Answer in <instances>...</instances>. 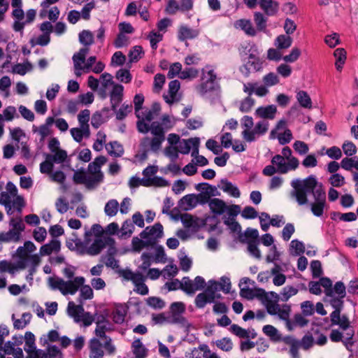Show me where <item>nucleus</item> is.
<instances>
[{
	"mask_svg": "<svg viewBox=\"0 0 358 358\" xmlns=\"http://www.w3.org/2000/svg\"><path fill=\"white\" fill-rule=\"evenodd\" d=\"M106 136L104 132L99 131L96 134V139L93 144V149L99 152L103 150V145L106 143Z\"/></svg>",
	"mask_w": 358,
	"mask_h": 358,
	"instance_id": "62",
	"label": "nucleus"
},
{
	"mask_svg": "<svg viewBox=\"0 0 358 358\" xmlns=\"http://www.w3.org/2000/svg\"><path fill=\"white\" fill-rule=\"evenodd\" d=\"M142 185L143 186H155V187H166L169 185V182L162 178L153 177L152 178H145L142 181Z\"/></svg>",
	"mask_w": 358,
	"mask_h": 358,
	"instance_id": "48",
	"label": "nucleus"
},
{
	"mask_svg": "<svg viewBox=\"0 0 358 358\" xmlns=\"http://www.w3.org/2000/svg\"><path fill=\"white\" fill-rule=\"evenodd\" d=\"M207 289L213 295H216V292L219 291L229 293L231 289L230 280L227 277H222L220 281L210 280L208 282Z\"/></svg>",
	"mask_w": 358,
	"mask_h": 358,
	"instance_id": "17",
	"label": "nucleus"
},
{
	"mask_svg": "<svg viewBox=\"0 0 358 358\" xmlns=\"http://www.w3.org/2000/svg\"><path fill=\"white\" fill-rule=\"evenodd\" d=\"M180 87V82L177 80H172L169 84V95H164L165 101L171 104L177 101L176 95Z\"/></svg>",
	"mask_w": 358,
	"mask_h": 358,
	"instance_id": "31",
	"label": "nucleus"
},
{
	"mask_svg": "<svg viewBox=\"0 0 358 358\" xmlns=\"http://www.w3.org/2000/svg\"><path fill=\"white\" fill-rule=\"evenodd\" d=\"M163 236V227L160 223H156L152 227H146L141 234V238L152 242Z\"/></svg>",
	"mask_w": 358,
	"mask_h": 358,
	"instance_id": "16",
	"label": "nucleus"
},
{
	"mask_svg": "<svg viewBox=\"0 0 358 358\" xmlns=\"http://www.w3.org/2000/svg\"><path fill=\"white\" fill-rule=\"evenodd\" d=\"M107 162V159L104 156H99L88 165L89 176L96 186L103 180V173L101 171V167Z\"/></svg>",
	"mask_w": 358,
	"mask_h": 358,
	"instance_id": "10",
	"label": "nucleus"
},
{
	"mask_svg": "<svg viewBox=\"0 0 358 358\" xmlns=\"http://www.w3.org/2000/svg\"><path fill=\"white\" fill-rule=\"evenodd\" d=\"M105 148L108 152V153L110 156H113L115 157H121L124 153V149L122 145H120L117 141L110 142L108 144L105 145Z\"/></svg>",
	"mask_w": 358,
	"mask_h": 358,
	"instance_id": "41",
	"label": "nucleus"
},
{
	"mask_svg": "<svg viewBox=\"0 0 358 358\" xmlns=\"http://www.w3.org/2000/svg\"><path fill=\"white\" fill-rule=\"evenodd\" d=\"M208 206L214 214L222 215L225 213L227 205L222 200L214 198L209 201Z\"/></svg>",
	"mask_w": 358,
	"mask_h": 358,
	"instance_id": "35",
	"label": "nucleus"
},
{
	"mask_svg": "<svg viewBox=\"0 0 358 358\" xmlns=\"http://www.w3.org/2000/svg\"><path fill=\"white\" fill-rule=\"evenodd\" d=\"M330 320L332 325H338L343 330H347L350 325L348 316L341 315V312L333 311L330 314Z\"/></svg>",
	"mask_w": 358,
	"mask_h": 358,
	"instance_id": "24",
	"label": "nucleus"
},
{
	"mask_svg": "<svg viewBox=\"0 0 358 358\" xmlns=\"http://www.w3.org/2000/svg\"><path fill=\"white\" fill-rule=\"evenodd\" d=\"M220 189L223 190L224 192L228 193L233 197L238 198L241 195L240 191L238 187L234 185L231 182H228L227 180L222 181V185Z\"/></svg>",
	"mask_w": 358,
	"mask_h": 358,
	"instance_id": "44",
	"label": "nucleus"
},
{
	"mask_svg": "<svg viewBox=\"0 0 358 358\" xmlns=\"http://www.w3.org/2000/svg\"><path fill=\"white\" fill-rule=\"evenodd\" d=\"M292 38L287 34H280L274 41V45L280 50L288 49L292 44Z\"/></svg>",
	"mask_w": 358,
	"mask_h": 358,
	"instance_id": "36",
	"label": "nucleus"
},
{
	"mask_svg": "<svg viewBox=\"0 0 358 358\" xmlns=\"http://www.w3.org/2000/svg\"><path fill=\"white\" fill-rule=\"evenodd\" d=\"M220 295H213L211 292H208L206 288L204 292L199 294L195 298V305L199 308H203L207 303H213L215 298H219Z\"/></svg>",
	"mask_w": 358,
	"mask_h": 358,
	"instance_id": "25",
	"label": "nucleus"
},
{
	"mask_svg": "<svg viewBox=\"0 0 358 358\" xmlns=\"http://www.w3.org/2000/svg\"><path fill=\"white\" fill-rule=\"evenodd\" d=\"M269 124L268 121L263 120L258 122L254 127L251 134L247 133L250 137L248 142L255 141L258 137L266 134L268 129Z\"/></svg>",
	"mask_w": 358,
	"mask_h": 358,
	"instance_id": "21",
	"label": "nucleus"
},
{
	"mask_svg": "<svg viewBox=\"0 0 358 358\" xmlns=\"http://www.w3.org/2000/svg\"><path fill=\"white\" fill-rule=\"evenodd\" d=\"M345 286L343 282L339 281L336 282L333 287V296H326L327 301L334 308V311L341 312L343 306V299L345 298L346 294Z\"/></svg>",
	"mask_w": 358,
	"mask_h": 358,
	"instance_id": "9",
	"label": "nucleus"
},
{
	"mask_svg": "<svg viewBox=\"0 0 358 358\" xmlns=\"http://www.w3.org/2000/svg\"><path fill=\"white\" fill-rule=\"evenodd\" d=\"M199 34V30L191 29L186 25H182L178 29V38L180 41H184L187 39L194 38Z\"/></svg>",
	"mask_w": 358,
	"mask_h": 358,
	"instance_id": "29",
	"label": "nucleus"
},
{
	"mask_svg": "<svg viewBox=\"0 0 358 358\" xmlns=\"http://www.w3.org/2000/svg\"><path fill=\"white\" fill-rule=\"evenodd\" d=\"M259 6L268 15H275L279 8V3L273 0H259Z\"/></svg>",
	"mask_w": 358,
	"mask_h": 358,
	"instance_id": "32",
	"label": "nucleus"
},
{
	"mask_svg": "<svg viewBox=\"0 0 358 358\" xmlns=\"http://www.w3.org/2000/svg\"><path fill=\"white\" fill-rule=\"evenodd\" d=\"M280 300V295L275 292H266L264 293V298L263 303L265 305L266 310L271 304L278 303Z\"/></svg>",
	"mask_w": 358,
	"mask_h": 358,
	"instance_id": "54",
	"label": "nucleus"
},
{
	"mask_svg": "<svg viewBox=\"0 0 358 358\" xmlns=\"http://www.w3.org/2000/svg\"><path fill=\"white\" fill-rule=\"evenodd\" d=\"M321 287L324 289L326 296H333L332 281L326 277L321 278L319 282L311 281L308 284L309 292L315 295H320L322 293Z\"/></svg>",
	"mask_w": 358,
	"mask_h": 358,
	"instance_id": "11",
	"label": "nucleus"
},
{
	"mask_svg": "<svg viewBox=\"0 0 358 358\" xmlns=\"http://www.w3.org/2000/svg\"><path fill=\"white\" fill-rule=\"evenodd\" d=\"M131 349L136 358H145L148 355V349L140 339H136L132 342Z\"/></svg>",
	"mask_w": 358,
	"mask_h": 358,
	"instance_id": "34",
	"label": "nucleus"
},
{
	"mask_svg": "<svg viewBox=\"0 0 358 358\" xmlns=\"http://www.w3.org/2000/svg\"><path fill=\"white\" fill-rule=\"evenodd\" d=\"M120 204L116 199H110L105 205L104 213L107 216L113 217L117 215Z\"/></svg>",
	"mask_w": 358,
	"mask_h": 358,
	"instance_id": "45",
	"label": "nucleus"
},
{
	"mask_svg": "<svg viewBox=\"0 0 358 358\" xmlns=\"http://www.w3.org/2000/svg\"><path fill=\"white\" fill-rule=\"evenodd\" d=\"M96 57L95 56L90 57L85 63H80V68L73 66L74 73L76 76H80L83 73H87L91 71L92 67L96 63Z\"/></svg>",
	"mask_w": 358,
	"mask_h": 358,
	"instance_id": "30",
	"label": "nucleus"
},
{
	"mask_svg": "<svg viewBox=\"0 0 358 358\" xmlns=\"http://www.w3.org/2000/svg\"><path fill=\"white\" fill-rule=\"evenodd\" d=\"M165 138L152 136V137H144L141 141V145L145 148L151 150L153 152H158L161 148Z\"/></svg>",
	"mask_w": 358,
	"mask_h": 358,
	"instance_id": "19",
	"label": "nucleus"
},
{
	"mask_svg": "<svg viewBox=\"0 0 358 358\" xmlns=\"http://www.w3.org/2000/svg\"><path fill=\"white\" fill-rule=\"evenodd\" d=\"M106 327L102 323H97L94 333L96 337L104 342V349L107 354L113 355L115 352V347L112 343V339L106 335Z\"/></svg>",
	"mask_w": 358,
	"mask_h": 358,
	"instance_id": "14",
	"label": "nucleus"
},
{
	"mask_svg": "<svg viewBox=\"0 0 358 358\" xmlns=\"http://www.w3.org/2000/svg\"><path fill=\"white\" fill-rule=\"evenodd\" d=\"M11 16L14 19L13 28L15 31H22L26 25L34 21L36 11L34 9H29L25 13L22 9V0H11Z\"/></svg>",
	"mask_w": 358,
	"mask_h": 358,
	"instance_id": "4",
	"label": "nucleus"
},
{
	"mask_svg": "<svg viewBox=\"0 0 358 358\" xmlns=\"http://www.w3.org/2000/svg\"><path fill=\"white\" fill-rule=\"evenodd\" d=\"M1 205H13V208L19 213H21L25 206V201L22 196L17 194L16 186L8 182L6 185V191L0 194Z\"/></svg>",
	"mask_w": 358,
	"mask_h": 358,
	"instance_id": "6",
	"label": "nucleus"
},
{
	"mask_svg": "<svg viewBox=\"0 0 358 358\" xmlns=\"http://www.w3.org/2000/svg\"><path fill=\"white\" fill-rule=\"evenodd\" d=\"M1 117V125L4 129V121L10 122L15 118H18L19 115L17 113V110L15 106H9L3 110V113L0 114Z\"/></svg>",
	"mask_w": 358,
	"mask_h": 358,
	"instance_id": "39",
	"label": "nucleus"
},
{
	"mask_svg": "<svg viewBox=\"0 0 358 358\" xmlns=\"http://www.w3.org/2000/svg\"><path fill=\"white\" fill-rule=\"evenodd\" d=\"M141 259L142 260V264L138 266V268L142 271H145L150 269V266L153 262V255L150 252H143L141 255Z\"/></svg>",
	"mask_w": 358,
	"mask_h": 358,
	"instance_id": "58",
	"label": "nucleus"
},
{
	"mask_svg": "<svg viewBox=\"0 0 358 358\" xmlns=\"http://www.w3.org/2000/svg\"><path fill=\"white\" fill-rule=\"evenodd\" d=\"M161 110V106L159 103H153L152 107L149 110H145L144 113H143L142 116L145 117L146 121L150 122L156 116H157Z\"/></svg>",
	"mask_w": 358,
	"mask_h": 358,
	"instance_id": "49",
	"label": "nucleus"
},
{
	"mask_svg": "<svg viewBox=\"0 0 358 358\" xmlns=\"http://www.w3.org/2000/svg\"><path fill=\"white\" fill-rule=\"evenodd\" d=\"M181 285V290L187 294L192 295L196 292L194 282L189 277L182 278Z\"/></svg>",
	"mask_w": 358,
	"mask_h": 358,
	"instance_id": "51",
	"label": "nucleus"
},
{
	"mask_svg": "<svg viewBox=\"0 0 358 358\" xmlns=\"http://www.w3.org/2000/svg\"><path fill=\"white\" fill-rule=\"evenodd\" d=\"M36 250V247L31 241H25L24 245L20 246L16 250L15 263L6 260L0 262V273L8 272L14 275L16 271L29 267V275L31 276L41 262L38 255L32 254Z\"/></svg>",
	"mask_w": 358,
	"mask_h": 358,
	"instance_id": "2",
	"label": "nucleus"
},
{
	"mask_svg": "<svg viewBox=\"0 0 358 358\" xmlns=\"http://www.w3.org/2000/svg\"><path fill=\"white\" fill-rule=\"evenodd\" d=\"M150 131L152 136L165 138V130L159 122H153L150 124Z\"/></svg>",
	"mask_w": 358,
	"mask_h": 358,
	"instance_id": "60",
	"label": "nucleus"
},
{
	"mask_svg": "<svg viewBox=\"0 0 358 358\" xmlns=\"http://www.w3.org/2000/svg\"><path fill=\"white\" fill-rule=\"evenodd\" d=\"M61 248L60 241L57 239H52L48 243L43 245L40 248V254L42 256L49 255L52 252H57Z\"/></svg>",
	"mask_w": 358,
	"mask_h": 358,
	"instance_id": "33",
	"label": "nucleus"
},
{
	"mask_svg": "<svg viewBox=\"0 0 358 358\" xmlns=\"http://www.w3.org/2000/svg\"><path fill=\"white\" fill-rule=\"evenodd\" d=\"M67 313L70 317L73 318L75 322H83L85 327L90 326L94 320L90 313L85 311L83 303L76 305L74 302L69 301Z\"/></svg>",
	"mask_w": 358,
	"mask_h": 358,
	"instance_id": "8",
	"label": "nucleus"
},
{
	"mask_svg": "<svg viewBox=\"0 0 358 358\" xmlns=\"http://www.w3.org/2000/svg\"><path fill=\"white\" fill-rule=\"evenodd\" d=\"M71 134L73 139L77 142H81L84 137L88 138L90 135V127H80L79 128H72Z\"/></svg>",
	"mask_w": 358,
	"mask_h": 358,
	"instance_id": "37",
	"label": "nucleus"
},
{
	"mask_svg": "<svg viewBox=\"0 0 358 358\" xmlns=\"http://www.w3.org/2000/svg\"><path fill=\"white\" fill-rule=\"evenodd\" d=\"M85 278L83 276L75 277L72 280H64L59 277H50L48 285L53 290H59L63 295H73L80 289L78 302L90 300L94 297L92 288L88 285H84Z\"/></svg>",
	"mask_w": 358,
	"mask_h": 358,
	"instance_id": "3",
	"label": "nucleus"
},
{
	"mask_svg": "<svg viewBox=\"0 0 358 358\" xmlns=\"http://www.w3.org/2000/svg\"><path fill=\"white\" fill-rule=\"evenodd\" d=\"M199 143L200 140L199 138H190L181 140L176 147L178 152L182 154H188L192 150V155H196L199 153Z\"/></svg>",
	"mask_w": 358,
	"mask_h": 358,
	"instance_id": "13",
	"label": "nucleus"
},
{
	"mask_svg": "<svg viewBox=\"0 0 358 358\" xmlns=\"http://www.w3.org/2000/svg\"><path fill=\"white\" fill-rule=\"evenodd\" d=\"M178 258L181 269L185 272L188 271L192 265V259L187 257L185 252L182 251H180Z\"/></svg>",
	"mask_w": 358,
	"mask_h": 358,
	"instance_id": "52",
	"label": "nucleus"
},
{
	"mask_svg": "<svg viewBox=\"0 0 358 358\" xmlns=\"http://www.w3.org/2000/svg\"><path fill=\"white\" fill-rule=\"evenodd\" d=\"M271 163L276 166L278 173L285 174L289 171L295 170L289 165V162L280 155H275L271 159Z\"/></svg>",
	"mask_w": 358,
	"mask_h": 358,
	"instance_id": "23",
	"label": "nucleus"
},
{
	"mask_svg": "<svg viewBox=\"0 0 358 358\" xmlns=\"http://www.w3.org/2000/svg\"><path fill=\"white\" fill-rule=\"evenodd\" d=\"M291 185L294 189L291 195L296 199L299 205L308 203L307 193H312L314 201L310 203L311 212L317 217L323 215L326 204V193L322 185L317 182L314 176H310L303 180H293Z\"/></svg>",
	"mask_w": 358,
	"mask_h": 358,
	"instance_id": "1",
	"label": "nucleus"
},
{
	"mask_svg": "<svg viewBox=\"0 0 358 358\" xmlns=\"http://www.w3.org/2000/svg\"><path fill=\"white\" fill-rule=\"evenodd\" d=\"M296 99L301 107L306 109L312 108L311 99L306 91L299 90L296 92Z\"/></svg>",
	"mask_w": 358,
	"mask_h": 358,
	"instance_id": "38",
	"label": "nucleus"
},
{
	"mask_svg": "<svg viewBox=\"0 0 358 358\" xmlns=\"http://www.w3.org/2000/svg\"><path fill=\"white\" fill-rule=\"evenodd\" d=\"M144 52L140 45L134 46L129 53V58L131 62L138 61L143 55Z\"/></svg>",
	"mask_w": 358,
	"mask_h": 358,
	"instance_id": "64",
	"label": "nucleus"
},
{
	"mask_svg": "<svg viewBox=\"0 0 358 358\" xmlns=\"http://www.w3.org/2000/svg\"><path fill=\"white\" fill-rule=\"evenodd\" d=\"M10 229L8 231L0 233V241L3 243H17L21 240L22 233L25 225L20 217H11L9 221Z\"/></svg>",
	"mask_w": 358,
	"mask_h": 358,
	"instance_id": "7",
	"label": "nucleus"
},
{
	"mask_svg": "<svg viewBox=\"0 0 358 358\" xmlns=\"http://www.w3.org/2000/svg\"><path fill=\"white\" fill-rule=\"evenodd\" d=\"M124 87L120 84H113L112 90L110 92L111 107L116 110L117 107L122 102L123 99Z\"/></svg>",
	"mask_w": 358,
	"mask_h": 358,
	"instance_id": "20",
	"label": "nucleus"
},
{
	"mask_svg": "<svg viewBox=\"0 0 358 358\" xmlns=\"http://www.w3.org/2000/svg\"><path fill=\"white\" fill-rule=\"evenodd\" d=\"M298 293V289L293 286H286L285 287L280 293V300L281 301L286 302L292 296L296 295Z\"/></svg>",
	"mask_w": 358,
	"mask_h": 358,
	"instance_id": "50",
	"label": "nucleus"
},
{
	"mask_svg": "<svg viewBox=\"0 0 358 358\" xmlns=\"http://www.w3.org/2000/svg\"><path fill=\"white\" fill-rule=\"evenodd\" d=\"M180 201L181 207L185 210H189L194 208L199 203H204L206 202V196L201 194H191L183 196Z\"/></svg>",
	"mask_w": 358,
	"mask_h": 358,
	"instance_id": "15",
	"label": "nucleus"
},
{
	"mask_svg": "<svg viewBox=\"0 0 358 358\" xmlns=\"http://www.w3.org/2000/svg\"><path fill=\"white\" fill-rule=\"evenodd\" d=\"M153 321L156 324H176L169 312H164L153 316Z\"/></svg>",
	"mask_w": 358,
	"mask_h": 358,
	"instance_id": "55",
	"label": "nucleus"
},
{
	"mask_svg": "<svg viewBox=\"0 0 358 358\" xmlns=\"http://www.w3.org/2000/svg\"><path fill=\"white\" fill-rule=\"evenodd\" d=\"M280 155L283 156L284 158L289 162V165L292 166V169L298 168L299 162L296 157L292 156V150L289 147H284L282 150V155Z\"/></svg>",
	"mask_w": 358,
	"mask_h": 358,
	"instance_id": "47",
	"label": "nucleus"
},
{
	"mask_svg": "<svg viewBox=\"0 0 358 358\" xmlns=\"http://www.w3.org/2000/svg\"><path fill=\"white\" fill-rule=\"evenodd\" d=\"M67 152L64 150L60 149L51 154H48L46 157L50 159L53 163L61 164L66 161L67 158Z\"/></svg>",
	"mask_w": 358,
	"mask_h": 358,
	"instance_id": "46",
	"label": "nucleus"
},
{
	"mask_svg": "<svg viewBox=\"0 0 358 358\" xmlns=\"http://www.w3.org/2000/svg\"><path fill=\"white\" fill-rule=\"evenodd\" d=\"M328 181L331 184L332 187H341L343 186L345 183V178L339 173L332 174L329 177Z\"/></svg>",
	"mask_w": 358,
	"mask_h": 358,
	"instance_id": "63",
	"label": "nucleus"
},
{
	"mask_svg": "<svg viewBox=\"0 0 358 358\" xmlns=\"http://www.w3.org/2000/svg\"><path fill=\"white\" fill-rule=\"evenodd\" d=\"M276 113V106L274 105H269L265 107H259L255 111V115L263 119L273 120L275 118Z\"/></svg>",
	"mask_w": 358,
	"mask_h": 358,
	"instance_id": "28",
	"label": "nucleus"
},
{
	"mask_svg": "<svg viewBox=\"0 0 358 358\" xmlns=\"http://www.w3.org/2000/svg\"><path fill=\"white\" fill-rule=\"evenodd\" d=\"M24 339H25L24 350L26 351L27 353L36 349L35 336L31 332H30V331L26 332L25 335H24Z\"/></svg>",
	"mask_w": 358,
	"mask_h": 358,
	"instance_id": "61",
	"label": "nucleus"
},
{
	"mask_svg": "<svg viewBox=\"0 0 358 358\" xmlns=\"http://www.w3.org/2000/svg\"><path fill=\"white\" fill-rule=\"evenodd\" d=\"M241 125L243 128L242 136L245 141L248 142L250 137L248 136L247 133L251 134V131L253 129L254 122L252 117L248 115L244 116L241 119Z\"/></svg>",
	"mask_w": 358,
	"mask_h": 358,
	"instance_id": "40",
	"label": "nucleus"
},
{
	"mask_svg": "<svg viewBox=\"0 0 358 358\" xmlns=\"http://www.w3.org/2000/svg\"><path fill=\"white\" fill-rule=\"evenodd\" d=\"M89 241L85 240L83 242L81 240L76 241L77 251L80 255H89L95 256L99 255L103 248L108 247L109 250H115V241L110 237L96 238L93 243L88 246Z\"/></svg>",
	"mask_w": 358,
	"mask_h": 358,
	"instance_id": "5",
	"label": "nucleus"
},
{
	"mask_svg": "<svg viewBox=\"0 0 358 358\" xmlns=\"http://www.w3.org/2000/svg\"><path fill=\"white\" fill-rule=\"evenodd\" d=\"M127 310L123 306L116 307L113 313V320L117 324H122L124 321Z\"/></svg>",
	"mask_w": 358,
	"mask_h": 358,
	"instance_id": "59",
	"label": "nucleus"
},
{
	"mask_svg": "<svg viewBox=\"0 0 358 358\" xmlns=\"http://www.w3.org/2000/svg\"><path fill=\"white\" fill-rule=\"evenodd\" d=\"M234 27L236 29L243 31L247 35L254 36L256 35V30L252 26L250 20L240 19L234 22Z\"/></svg>",
	"mask_w": 358,
	"mask_h": 358,
	"instance_id": "27",
	"label": "nucleus"
},
{
	"mask_svg": "<svg viewBox=\"0 0 358 358\" xmlns=\"http://www.w3.org/2000/svg\"><path fill=\"white\" fill-rule=\"evenodd\" d=\"M73 180L78 184H84L87 188H93L96 185L91 177L84 170H78L74 173Z\"/></svg>",
	"mask_w": 358,
	"mask_h": 358,
	"instance_id": "26",
	"label": "nucleus"
},
{
	"mask_svg": "<svg viewBox=\"0 0 358 358\" xmlns=\"http://www.w3.org/2000/svg\"><path fill=\"white\" fill-rule=\"evenodd\" d=\"M290 312L291 306L288 304L280 305L278 303H274L268 307V313L271 315H277L280 319L285 320L289 330L292 329L289 320Z\"/></svg>",
	"mask_w": 358,
	"mask_h": 358,
	"instance_id": "12",
	"label": "nucleus"
},
{
	"mask_svg": "<svg viewBox=\"0 0 358 358\" xmlns=\"http://www.w3.org/2000/svg\"><path fill=\"white\" fill-rule=\"evenodd\" d=\"M230 331L231 333L241 338H248L250 337L254 338L256 335L254 332H251L250 330L243 329L240 326L235 324L231 325Z\"/></svg>",
	"mask_w": 358,
	"mask_h": 358,
	"instance_id": "43",
	"label": "nucleus"
},
{
	"mask_svg": "<svg viewBox=\"0 0 358 358\" xmlns=\"http://www.w3.org/2000/svg\"><path fill=\"white\" fill-rule=\"evenodd\" d=\"M90 46H85L80 49V50L75 53L72 57L73 66H76L78 69L80 68V63H85L87 55L89 53Z\"/></svg>",
	"mask_w": 358,
	"mask_h": 358,
	"instance_id": "42",
	"label": "nucleus"
},
{
	"mask_svg": "<svg viewBox=\"0 0 358 358\" xmlns=\"http://www.w3.org/2000/svg\"><path fill=\"white\" fill-rule=\"evenodd\" d=\"M185 311V305L180 301L172 303L168 312L176 324H185V318L182 316Z\"/></svg>",
	"mask_w": 358,
	"mask_h": 358,
	"instance_id": "18",
	"label": "nucleus"
},
{
	"mask_svg": "<svg viewBox=\"0 0 358 358\" xmlns=\"http://www.w3.org/2000/svg\"><path fill=\"white\" fill-rule=\"evenodd\" d=\"M178 273V268L174 264H170L166 266L162 271V275L166 279H171L176 276Z\"/></svg>",
	"mask_w": 358,
	"mask_h": 358,
	"instance_id": "56",
	"label": "nucleus"
},
{
	"mask_svg": "<svg viewBox=\"0 0 358 358\" xmlns=\"http://www.w3.org/2000/svg\"><path fill=\"white\" fill-rule=\"evenodd\" d=\"M79 41L84 46H90L94 43V36L91 31L83 30L79 34Z\"/></svg>",
	"mask_w": 358,
	"mask_h": 358,
	"instance_id": "57",
	"label": "nucleus"
},
{
	"mask_svg": "<svg viewBox=\"0 0 358 358\" xmlns=\"http://www.w3.org/2000/svg\"><path fill=\"white\" fill-rule=\"evenodd\" d=\"M90 358H102L104 355V343L98 338H93L89 342Z\"/></svg>",
	"mask_w": 358,
	"mask_h": 358,
	"instance_id": "22",
	"label": "nucleus"
},
{
	"mask_svg": "<svg viewBox=\"0 0 358 358\" xmlns=\"http://www.w3.org/2000/svg\"><path fill=\"white\" fill-rule=\"evenodd\" d=\"M147 38L150 41L152 49L155 50L157 48V43L163 39V34L153 30L148 34Z\"/></svg>",
	"mask_w": 358,
	"mask_h": 358,
	"instance_id": "53",
	"label": "nucleus"
}]
</instances>
